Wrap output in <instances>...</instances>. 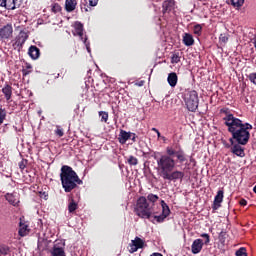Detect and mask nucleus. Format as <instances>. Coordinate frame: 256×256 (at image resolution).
I'll return each mask as SVG.
<instances>
[{"label": "nucleus", "mask_w": 256, "mask_h": 256, "mask_svg": "<svg viewBox=\"0 0 256 256\" xmlns=\"http://www.w3.org/2000/svg\"><path fill=\"white\" fill-rule=\"evenodd\" d=\"M87 3H88V0H80L81 11H85V13L89 11V5H87Z\"/></svg>", "instance_id": "obj_34"}, {"label": "nucleus", "mask_w": 256, "mask_h": 256, "mask_svg": "<svg viewBox=\"0 0 256 256\" xmlns=\"http://www.w3.org/2000/svg\"><path fill=\"white\" fill-rule=\"evenodd\" d=\"M74 54L77 55V50H73Z\"/></svg>", "instance_id": "obj_57"}, {"label": "nucleus", "mask_w": 256, "mask_h": 256, "mask_svg": "<svg viewBox=\"0 0 256 256\" xmlns=\"http://www.w3.org/2000/svg\"><path fill=\"white\" fill-rule=\"evenodd\" d=\"M27 163H29V161L27 159H22L19 162V169H21V171H23L25 169V167H27Z\"/></svg>", "instance_id": "obj_41"}, {"label": "nucleus", "mask_w": 256, "mask_h": 256, "mask_svg": "<svg viewBox=\"0 0 256 256\" xmlns=\"http://www.w3.org/2000/svg\"><path fill=\"white\" fill-rule=\"evenodd\" d=\"M223 145L226 147V149H229V147H231V145L227 144V142H223Z\"/></svg>", "instance_id": "obj_53"}, {"label": "nucleus", "mask_w": 256, "mask_h": 256, "mask_svg": "<svg viewBox=\"0 0 256 256\" xmlns=\"http://www.w3.org/2000/svg\"><path fill=\"white\" fill-rule=\"evenodd\" d=\"M5 199L10 203V205H13V207H17L19 205V199H17V196L13 193H7L5 195Z\"/></svg>", "instance_id": "obj_22"}, {"label": "nucleus", "mask_w": 256, "mask_h": 256, "mask_svg": "<svg viewBox=\"0 0 256 256\" xmlns=\"http://www.w3.org/2000/svg\"><path fill=\"white\" fill-rule=\"evenodd\" d=\"M167 81L170 87H177V81H179V78L177 77V73L175 72L169 73Z\"/></svg>", "instance_id": "obj_23"}, {"label": "nucleus", "mask_w": 256, "mask_h": 256, "mask_svg": "<svg viewBox=\"0 0 256 256\" xmlns=\"http://www.w3.org/2000/svg\"><path fill=\"white\" fill-rule=\"evenodd\" d=\"M60 181L65 193H71L73 189H77V185H83V180H80L77 172L68 165L61 167Z\"/></svg>", "instance_id": "obj_2"}, {"label": "nucleus", "mask_w": 256, "mask_h": 256, "mask_svg": "<svg viewBox=\"0 0 256 256\" xmlns=\"http://www.w3.org/2000/svg\"><path fill=\"white\" fill-rule=\"evenodd\" d=\"M28 55L31 57V59H39V56L41 55V50L37 46H30L28 49Z\"/></svg>", "instance_id": "obj_19"}, {"label": "nucleus", "mask_w": 256, "mask_h": 256, "mask_svg": "<svg viewBox=\"0 0 256 256\" xmlns=\"http://www.w3.org/2000/svg\"><path fill=\"white\" fill-rule=\"evenodd\" d=\"M251 129H253V125L247 122L243 123V120L238 118V120H234V126H232L230 133L236 139V143L247 145L251 137V133H249Z\"/></svg>", "instance_id": "obj_3"}, {"label": "nucleus", "mask_w": 256, "mask_h": 256, "mask_svg": "<svg viewBox=\"0 0 256 256\" xmlns=\"http://www.w3.org/2000/svg\"><path fill=\"white\" fill-rule=\"evenodd\" d=\"M235 141H237L236 138L233 137V134H232V137L229 139V142L231 143V145H235Z\"/></svg>", "instance_id": "obj_51"}, {"label": "nucleus", "mask_w": 256, "mask_h": 256, "mask_svg": "<svg viewBox=\"0 0 256 256\" xmlns=\"http://www.w3.org/2000/svg\"><path fill=\"white\" fill-rule=\"evenodd\" d=\"M185 177V173L182 172V171H178V170H175V171H171L164 174L162 176V179H164L165 181H183V178Z\"/></svg>", "instance_id": "obj_8"}, {"label": "nucleus", "mask_w": 256, "mask_h": 256, "mask_svg": "<svg viewBox=\"0 0 256 256\" xmlns=\"http://www.w3.org/2000/svg\"><path fill=\"white\" fill-rule=\"evenodd\" d=\"M226 235H227V232H225V231H221L219 233L218 239H219L220 243H225Z\"/></svg>", "instance_id": "obj_44"}, {"label": "nucleus", "mask_w": 256, "mask_h": 256, "mask_svg": "<svg viewBox=\"0 0 256 256\" xmlns=\"http://www.w3.org/2000/svg\"><path fill=\"white\" fill-rule=\"evenodd\" d=\"M74 35H78L83 43H87V36L83 34V24L81 22H75Z\"/></svg>", "instance_id": "obj_13"}, {"label": "nucleus", "mask_w": 256, "mask_h": 256, "mask_svg": "<svg viewBox=\"0 0 256 256\" xmlns=\"http://www.w3.org/2000/svg\"><path fill=\"white\" fill-rule=\"evenodd\" d=\"M2 93L5 96L6 101H11V97H13V87L9 84H5L2 88Z\"/></svg>", "instance_id": "obj_18"}, {"label": "nucleus", "mask_w": 256, "mask_h": 256, "mask_svg": "<svg viewBox=\"0 0 256 256\" xmlns=\"http://www.w3.org/2000/svg\"><path fill=\"white\" fill-rule=\"evenodd\" d=\"M129 247V253H136V251H139V249H143V247H145V241L136 236L135 239L129 244Z\"/></svg>", "instance_id": "obj_9"}, {"label": "nucleus", "mask_w": 256, "mask_h": 256, "mask_svg": "<svg viewBox=\"0 0 256 256\" xmlns=\"http://www.w3.org/2000/svg\"><path fill=\"white\" fill-rule=\"evenodd\" d=\"M161 207H162V215H164V217L171 215V209H169V205H167V203H165L164 200H161Z\"/></svg>", "instance_id": "obj_28"}, {"label": "nucleus", "mask_w": 256, "mask_h": 256, "mask_svg": "<svg viewBox=\"0 0 256 256\" xmlns=\"http://www.w3.org/2000/svg\"><path fill=\"white\" fill-rule=\"evenodd\" d=\"M203 245L205 244L202 239H195L191 245V252L193 253V255L201 253V251L203 250Z\"/></svg>", "instance_id": "obj_12"}, {"label": "nucleus", "mask_w": 256, "mask_h": 256, "mask_svg": "<svg viewBox=\"0 0 256 256\" xmlns=\"http://www.w3.org/2000/svg\"><path fill=\"white\" fill-rule=\"evenodd\" d=\"M134 212L140 219H151V215L155 214L153 206L149 204L145 196H140L137 199Z\"/></svg>", "instance_id": "obj_4"}, {"label": "nucleus", "mask_w": 256, "mask_h": 256, "mask_svg": "<svg viewBox=\"0 0 256 256\" xmlns=\"http://www.w3.org/2000/svg\"><path fill=\"white\" fill-rule=\"evenodd\" d=\"M99 117H101V122L102 123H107L109 121V113L105 111H100L99 112Z\"/></svg>", "instance_id": "obj_33"}, {"label": "nucleus", "mask_w": 256, "mask_h": 256, "mask_svg": "<svg viewBox=\"0 0 256 256\" xmlns=\"http://www.w3.org/2000/svg\"><path fill=\"white\" fill-rule=\"evenodd\" d=\"M150 256H163L161 253H153L152 255Z\"/></svg>", "instance_id": "obj_54"}, {"label": "nucleus", "mask_w": 256, "mask_h": 256, "mask_svg": "<svg viewBox=\"0 0 256 256\" xmlns=\"http://www.w3.org/2000/svg\"><path fill=\"white\" fill-rule=\"evenodd\" d=\"M230 3L235 9H241L245 3V0H230Z\"/></svg>", "instance_id": "obj_29"}, {"label": "nucleus", "mask_w": 256, "mask_h": 256, "mask_svg": "<svg viewBox=\"0 0 256 256\" xmlns=\"http://www.w3.org/2000/svg\"><path fill=\"white\" fill-rule=\"evenodd\" d=\"M77 7V0H66L65 9L68 13H72L74 9Z\"/></svg>", "instance_id": "obj_25"}, {"label": "nucleus", "mask_w": 256, "mask_h": 256, "mask_svg": "<svg viewBox=\"0 0 256 256\" xmlns=\"http://www.w3.org/2000/svg\"><path fill=\"white\" fill-rule=\"evenodd\" d=\"M10 37H13V25L0 26V39H10Z\"/></svg>", "instance_id": "obj_10"}, {"label": "nucleus", "mask_w": 256, "mask_h": 256, "mask_svg": "<svg viewBox=\"0 0 256 256\" xmlns=\"http://www.w3.org/2000/svg\"><path fill=\"white\" fill-rule=\"evenodd\" d=\"M224 193L225 192L223 190H219L217 192V194L215 195L213 205H212L213 211H217V209H219V207H221V203H223Z\"/></svg>", "instance_id": "obj_14"}, {"label": "nucleus", "mask_w": 256, "mask_h": 256, "mask_svg": "<svg viewBox=\"0 0 256 256\" xmlns=\"http://www.w3.org/2000/svg\"><path fill=\"white\" fill-rule=\"evenodd\" d=\"M2 7H5L8 11H14V9L21 7V0H4Z\"/></svg>", "instance_id": "obj_11"}, {"label": "nucleus", "mask_w": 256, "mask_h": 256, "mask_svg": "<svg viewBox=\"0 0 256 256\" xmlns=\"http://www.w3.org/2000/svg\"><path fill=\"white\" fill-rule=\"evenodd\" d=\"M33 66H31V64L26 63V67L22 69V74L24 77H27V75H29V73H31L33 70Z\"/></svg>", "instance_id": "obj_32"}, {"label": "nucleus", "mask_w": 256, "mask_h": 256, "mask_svg": "<svg viewBox=\"0 0 256 256\" xmlns=\"http://www.w3.org/2000/svg\"><path fill=\"white\" fill-rule=\"evenodd\" d=\"M183 43L186 45V47H191V45H194L195 39H193V35L185 33L183 36Z\"/></svg>", "instance_id": "obj_24"}, {"label": "nucleus", "mask_w": 256, "mask_h": 256, "mask_svg": "<svg viewBox=\"0 0 256 256\" xmlns=\"http://www.w3.org/2000/svg\"><path fill=\"white\" fill-rule=\"evenodd\" d=\"M236 256H247V248L241 247L235 253Z\"/></svg>", "instance_id": "obj_36"}, {"label": "nucleus", "mask_w": 256, "mask_h": 256, "mask_svg": "<svg viewBox=\"0 0 256 256\" xmlns=\"http://www.w3.org/2000/svg\"><path fill=\"white\" fill-rule=\"evenodd\" d=\"M9 251H11L9 246L5 244L0 245V256L9 255Z\"/></svg>", "instance_id": "obj_30"}, {"label": "nucleus", "mask_w": 256, "mask_h": 256, "mask_svg": "<svg viewBox=\"0 0 256 256\" xmlns=\"http://www.w3.org/2000/svg\"><path fill=\"white\" fill-rule=\"evenodd\" d=\"M5 0H0V7H3V3Z\"/></svg>", "instance_id": "obj_55"}, {"label": "nucleus", "mask_w": 256, "mask_h": 256, "mask_svg": "<svg viewBox=\"0 0 256 256\" xmlns=\"http://www.w3.org/2000/svg\"><path fill=\"white\" fill-rule=\"evenodd\" d=\"M131 139H132L133 143H135L137 141V134L131 132Z\"/></svg>", "instance_id": "obj_49"}, {"label": "nucleus", "mask_w": 256, "mask_h": 256, "mask_svg": "<svg viewBox=\"0 0 256 256\" xmlns=\"http://www.w3.org/2000/svg\"><path fill=\"white\" fill-rule=\"evenodd\" d=\"M173 9H175V0H166L162 3L163 15H167V13H171Z\"/></svg>", "instance_id": "obj_15"}, {"label": "nucleus", "mask_w": 256, "mask_h": 256, "mask_svg": "<svg viewBox=\"0 0 256 256\" xmlns=\"http://www.w3.org/2000/svg\"><path fill=\"white\" fill-rule=\"evenodd\" d=\"M154 219H155V221H157L158 223H163V221H165V219H167V217L165 216V215H159V216H157V215H155L154 216Z\"/></svg>", "instance_id": "obj_43"}, {"label": "nucleus", "mask_w": 256, "mask_h": 256, "mask_svg": "<svg viewBox=\"0 0 256 256\" xmlns=\"http://www.w3.org/2000/svg\"><path fill=\"white\" fill-rule=\"evenodd\" d=\"M185 161H187V154H185V151L180 145L176 146V149L172 146L166 147V154L161 155L157 159L160 176L163 177L166 173H171L177 163H185Z\"/></svg>", "instance_id": "obj_1"}, {"label": "nucleus", "mask_w": 256, "mask_h": 256, "mask_svg": "<svg viewBox=\"0 0 256 256\" xmlns=\"http://www.w3.org/2000/svg\"><path fill=\"white\" fill-rule=\"evenodd\" d=\"M55 135H57V137H63V135H65L61 126H56Z\"/></svg>", "instance_id": "obj_40"}, {"label": "nucleus", "mask_w": 256, "mask_h": 256, "mask_svg": "<svg viewBox=\"0 0 256 256\" xmlns=\"http://www.w3.org/2000/svg\"><path fill=\"white\" fill-rule=\"evenodd\" d=\"M202 32H203V26H201V24H196L193 28L194 35H197L199 37L201 36Z\"/></svg>", "instance_id": "obj_31"}, {"label": "nucleus", "mask_w": 256, "mask_h": 256, "mask_svg": "<svg viewBox=\"0 0 256 256\" xmlns=\"http://www.w3.org/2000/svg\"><path fill=\"white\" fill-rule=\"evenodd\" d=\"M18 234H19L20 237H26V235H29V225H27L21 219H20V222H19Z\"/></svg>", "instance_id": "obj_17"}, {"label": "nucleus", "mask_w": 256, "mask_h": 256, "mask_svg": "<svg viewBox=\"0 0 256 256\" xmlns=\"http://www.w3.org/2000/svg\"><path fill=\"white\" fill-rule=\"evenodd\" d=\"M239 203L242 207H245V205H247V200L241 199Z\"/></svg>", "instance_id": "obj_52"}, {"label": "nucleus", "mask_w": 256, "mask_h": 256, "mask_svg": "<svg viewBox=\"0 0 256 256\" xmlns=\"http://www.w3.org/2000/svg\"><path fill=\"white\" fill-rule=\"evenodd\" d=\"M50 255L51 256H67L65 254V248L59 247L57 246V244L53 246L52 250L50 251Z\"/></svg>", "instance_id": "obj_21"}, {"label": "nucleus", "mask_w": 256, "mask_h": 256, "mask_svg": "<svg viewBox=\"0 0 256 256\" xmlns=\"http://www.w3.org/2000/svg\"><path fill=\"white\" fill-rule=\"evenodd\" d=\"M220 113H223L225 115V117L223 118L224 125H226V127H228V133H230L231 129H233V127L235 125V121H237L239 118L235 117L231 113L229 108L220 109Z\"/></svg>", "instance_id": "obj_7"}, {"label": "nucleus", "mask_w": 256, "mask_h": 256, "mask_svg": "<svg viewBox=\"0 0 256 256\" xmlns=\"http://www.w3.org/2000/svg\"><path fill=\"white\" fill-rule=\"evenodd\" d=\"M69 204H68V211L69 213H75V211H77L79 205L77 204V202H75V199L70 198L69 199Z\"/></svg>", "instance_id": "obj_27"}, {"label": "nucleus", "mask_w": 256, "mask_h": 256, "mask_svg": "<svg viewBox=\"0 0 256 256\" xmlns=\"http://www.w3.org/2000/svg\"><path fill=\"white\" fill-rule=\"evenodd\" d=\"M29 39V33L25 30H21L19 34L12 40V47L15 51L20 53L21 49L25 45V42Z\"/></svg>", "instance_id": "obj_6"}, {"label": "nucleus", "mask_w": 256, "mask_h": 256, "mask_svg": "<svg viewBox=\"0 0 256 256\" xmlns=\"http://www.w3.org/2000/svg\"><path fill=\"white\" fill-rule=\"evenodd\" d=\"M52 13H61V5L54 3L51 8Z\"/></svg>", "instance_id": "obj_37"}, {"label": "nucleus", "mask_w": 256, "mask_h": 256, "mask_svg": "<svg viewBox=\"0 0 256 256\" xmlns=\"http://www.w3.org/2000/svg\"><path fill=\"white\" fill-rule=\"evenodd\" d=\"M40 197L41 199H45V201H47V197L49 196L47 195V192H40Z\"/></svg>", "instance_id": "obj_48"}, {"label": "nucleus", "mask_w": 256, "mask_h": 256, "mask_svg": "<svg viewBox=\"0 0 256 256\" xmlns=\"http://www.w3.org/2000/svg\"><path fill=\"white\" fill-rule=\"evenodd\" d=\"M248 79L249 81H251V83H253L254 85H256V73H250L248 75Z\"/></svg>", "instance_id": "obj_45"}, {"label": "nucleus", "mask_w": 256, "mask_h": 256, "mask_svg": "<svg viewBox=\"0 0 256 256\" xmlns=\"http://www.w3.org/2000/svg\"><path fill=\"white\" fill-rule=\"evenodd\" d=\"M184 103L188 111L195 113L199 108V94L195 90H185L183 93Z\"/></svg>", "instance_id": "obj_5"}, {"label": "nucleus", "mask_w": 256, "mask_h": 256, "mask_svg": "<svg viewBox=\"0 0 256 256\" xmlns=\"http://www.w3.org/2000/svg\"><path fill=\"white\" fill-rule=\"evenodd\" d=\"M147 201H149V205L153 209V207L155 206V203H157V201H159V196L156 194L150 193L147 196Z\"/></svg>", "instance_id": "obj_26"}, {"label": "nucleus", "mask_w": 256, "mask_h": 256, "mask_svg": "<svg viewBox=\"0 0 256 256\" xmlns=\"http://www.w3.org/2000/svg\"><path fill=\"white\" fill-rule=\"evenodd\" d=\"M163 141H165V136H160Z\"/></svg>", "instance_id": "obj_56"}, {"label": "nucleus", "mask_w": 256, "mask_h": 256, "mask_svg": "<svg viewBox=\"0 0 256 256\" xmlns=\"http://www.w3.org/2000/svg\"><path fill=\"white\" fill-rule=\"evenodd\" d=\"M181 61V56H179V53H175L171 57V63H179Z\"/></svg>", "instance_id": "obj_39"}, {"label": "nucleus", "mask_w": 256, "mask_h": 256, "mask_svg": "<svg viewBox=\"0 0 256 256\" xmlns=\"http://www.w3.org/2000/svg\"><path fill=\"white\" fill-rule=\"evenodd\" d=\"M242 144H234L231 151L234 155H236L237 157H243L245 155V149H243V147H241Z\"/></svg>", "instance_id": "obj_20"}, {"label": "nucleus", "mask_w": 256, "mask_h": 256, "mask_svg": "<svg viewBox=\"0 0 256 256\" xmlns=\"http://www.w3.org/2000/svg\"><path fill=\"white\" fill-rule=\"evenodd\" d=\"M7 117V111L3 108H0V125L5 121V118Z\"/></svg>", "instance_id": "obj_35"}, {"label": "nucleus", "mask_w": 256, "mask_h": 256, "mask_svg": "<svg viewBox=\"0 0 256 256\" xmlns=\"http://www.w3.org/2000/svg\"><path fill=\"white\" fill-rule=\"evenodd\" d=\"M152 131H154V133L157 134V137L160 138L161 137V132H159V130L157 128H152Z\"/></svg>", "instance_id": "obj_50"}, {"label": "nucleus", "mask_w": 256, "mask_h": 256, "mask_svg": "<svg viewBox=\"0 0 256 256\" xmlns=\"http://www.w3.org/2000/svg\"><path fill=\"white\" fill-rule=\"evenodd\" d=\"M219 39L221 43H227V41H229V37L226 34H220Z\"/></svg>", "instance_id": "obj_46"}, {"label": "nucleus", "mask_w": 256, "mask_h": 256, "mask_svg": "<svg viewBox=\"0 0 256 256\" xmlns=\"http://www.w3.org/2000/svg\"><path fill=\"white\" fill-rule=\"evenodd\" d=\"M200 237H202L203 239H205L204 245H209V243L211 242V236H209V234H207V233H202V234L200 235Z\"/></svg>", "instance_id": "obj_38"}, {"label": "nucleus", "mask_w": 256, "mask_h": 256, "mask_svg": "<svg viewBox=\"0 0 256 256\" xmlns=\"http://www.w3.org/2000/svg\"><path fill=\"white\" fill-rule=\"evenodd\" d=\"M131 139V132H127L125 130H120V134L118 137V141L121 145H125L127 141Z\"/></svg>", "instance_id": "obj_16"}, {"label": "nucleus", "mask_w": 256, "mask_h": 256, "mask_svg": "<svg viewBox=\"0 0 256 256\" xmlns=\"http://www.w3.org/2000/svg\"><path fill=\"white\" fill-rule=\"evenodd\" d=\"M90 7H96L97 3H99V0H88Z\"/></svg>", "instance_id": "obj_47"}, {"label": "nucleus", "mask_w": 256, "mask_h": 256, "mask_svg": "<svg viewBox=\"0 0 256 256\" xmlns=\"http://www.w3.org/2000/svg\"><path fill=\"white\" fill-rule=\"evenodd\" d=\"M128 163L129 165H137L139 163V160L134 156H129Z\"/></svg>", "instance_id": "obj_42"}]
</instances>
